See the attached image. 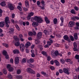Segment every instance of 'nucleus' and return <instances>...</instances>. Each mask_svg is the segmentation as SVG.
Segmentation results:
<instances>
[{"label": "nucleus", "instance_id": "20", "mask_svg": "<svg viewBox=\"0 0 79 79\" xmlns=\"http://www.w3.org/2000/svg\"><path fill=\"white\" fill-rule=\"evenodd\" d=\"M21 73V70L20 69H18L17 71V74H20Z\"/></svg>", "mask_w": 79, "mask_h": 79}, {"label": "nucleus", "instance_id": "46", "mask_svg": "<svg viewBox=\"0 0 79 79\" xmlns=\"http://www.w3.org/2000/svg\"><path fill=\"white\" fill-rule=\"evenodd\" d=\"M41 3L42 4V5H43L44 6H45V2H44V1L42 0L41 2Z\"/></svg>", "mask_w": 79, "mask_h": 79}, {"label": "nucleus", "instance_id": "54", "mask_svg": "<svg viewBox=\"0 0 79 79\" xmlns=\"http://www.w3.org/2000/svg\"><path fill=\"white\" fill-rule=\"evenodd\" d=\"M32 34H33V35H36V32H35V31H33V32H32Z\"/></svg>", "mask_w": 79, "mask_h": 79}, {"label": "nucleus", "instance_id": "41", "mask_svg": "<svg viewBox=\"0 0 79 79\" xmlns=\"http://www.w3.org/2000/svg\"><path fill=\"white\" fill-rule=\"evenodd\" d=\"M73 46L74 47H77V44L76 43L74 42L73 44Z\"/></svg>", "mask_w": 79, "mask_h": 79}, {"label": "nucleus", "instance_id": "5", "mask_svg": "<svg viewBox=\"0 0 79 79\" xmlns=\"http://www.w3.org/2000/svg\"><path fill=\"white\" fill-rule=\"evenodd\" d=\"M8 8H9L10 10H14L15 9V7L13 6V4L11 3H9L8 5Z\"/></svg>", "mask_w": 79, "mask_h": 79}, {"label": "nucleus", "instance_id": "44", "mask_svg": "<svg viewBox=\"0 0 79 79\" xmlns=\"http://www.w3.org/2000/svg\"><path fill=\"white\" fill-rule=\"evenodd\" d=\"M74 8L76 11H78L79 10V8L76 6H75Z\"/></svg>", "mask_w": 79, "mask_h": 79}, {"label": "nucleus", "instance_id": "51", "mask_svg": "<svg viewBox=\"0 0 79 79\" xmlns=\"http://www.w3.org/2000/svg\"><path fill=\"white\" fill-rule=\"evenodd\" d=\"M40 46H38V47H39V48H40V50H43V48H42V45H40Z\"/></svg>", "mask_w": 79, "mask_h": 79}, {"label": "nucleus", "instance_id": "18", "mask_svg": "<svg viewBox=\"0 0 79 79\" xmlns=\"http://www.w3.org/2000/svg\"><path fill=\"white\" fill-rule=\"evenodd\" d=\"M15 45L16 47H19L20 45V43L19 42H17L15 43Z\"/></svg>", "mask_w": 79, "mask_h": 79}, {"label": "nucleus", "instance_id": "28", "mask_svg": "<svg viewBox=\"0 0 79 79\" xmlns=\"http://www.w3.org/2000/svg\"><path fill=\"white\" fill-rule=\"evenodd\" d=\"M41 53L42 54H43L44 55H45L46 56H47V52L44 51H42L41 52Z\"/></svg>", "mask_w": 79, "mask_h": 79}, {"label": "nucleus", "instance_id": "9", "mask_svg": "<svg viewBox=\"0 0 79 79\" xmlns=\"http://www.w3.org/2000/svg\"><path fill=\"white\" fill-rule=\"evenodd\" d=\"M63 71L64 73L67 74H68V75H69V73L68 70V69H66V68H64L63 69Z\"/></svg>", "mask_w": 79, "mask_h": 79}, {"label": "nucleus", "instance_id": "19", "mask_svg": "<svg viewBox=\"0 0 79 79\" xmlns=\"http://www.w3.org/2000/svg\"><path fill=\"white\" fill-rule=\"evenodd\" d=\"M53 21L54 24H56L57 23V21H58L57 19L55 18V19H54L53 20Z\"/></svg>", "mask_w": 79, "mask_h": 79}, {"label": "nucleus", "instance_id": "6", "mask_svg": "<svg viewBox=\"0 0 79 79\" xmlns=\"http://www.w3.org/2000/svg\"><path fill=\"white\" fill-rule=\"evenodd\" d=\"M38 39H40L42 36V33L41 32H39L36 35Z\"/></svg>", "mask_w": 79, "mask_h": 79}, {"label": "nucleus", "instance_id": "16", "mask_svg": "<svg viewBox=\"0 0 79 79\" xmlns=\"http://www.w3.org/2000/svg\"><path fill=\"white\" fill-rule=\"evenodd\" d=\"M54 63H56V65L57 66H60V63H59L58 61H57V60H54Z\"/></svg>", "mask_w": 79, "mask_h": 79}, {"label": "nucleus", "instance_id": "42", "mask_svg": "<svg viewBox=\"0 0 79 79\" xmlns=\"http://www.w3.org/2000/svg\"><path fill=\"white\" fill-rule=\"evenodd\" d=\"M15 26L18 31H20V28H19V26H18V25H16Z\"/></svg>", "mask_w": 79, "mask_h": 79}, {"label": "nucleus", "instance_id": "12", "mask_svg": "<svg viewBox=\"0 0 79 79\" xmlns=\"http://www.w3.org/2000/svg\"><path fill=\"white\" fill-rule=\"evenodd\" d=\"M31 44L30 42H27L26 44H25V47L27 48L29 47V46H31Z\"/></svg>", "mask_w": 79, "mask_h": 79}, {"label": "nucleus", "instance_id": "55", "mask_svg": "<svg viewBox=\"0 0 79 79\" xmlns=\"http://www.w3.org/2000/svg\"><path fill=\"white\" fill-rule=\"evenodd\" d=\"M47 43L48 45H51L52 44V43L50 41L48 42Z\"/></svg>", "mask_w": 79, "mask_h": 79}, {"label": "nucleus", "instance_id": "48", "mask_svg": "<svg viewBox=\"0 0 79 79\" xmlns=\"http://www.w3.org/2000/svg\"><path fill=\"white\" fill-rule=\"evenodd\" d=\"M3 45L6 47H8V44H3Z\"/></svg>", "mask_w": 79, "mask_h": 79}, {"label": "nucleus", "instance_id": "15", "mask_svg": "<svg viewBox=\"0 0 79 79\" xmlns=\"http://www.w3.org/2000/svg\"><path fill=\"white\" fill-rule=\"evenodd\" d=\"M63 37L64 39V40H69V37H68V36L67 35H65Z\"/></svg>", "mask_w": 79, "mask_h": 79}, {"label": "nucleus", "instance_id": "47", "mask_svg": "<svg viewBox=\"0 0 79 79\" xmlns=\"http://www.w3.org/2000/svg\"><path fill=\"white\" fill-rule=\"evenodd\" d=\"M73 76L74 78V79H76V78H77V75H76V74H74L73 75Z\"/></svg>", "mask_w": 79, "mask_h": 79}, {"label": "nucleus", "instance_id": "8", "mask_svg": "<svg viewBox=\"0 0 79 79\" xmlns=\"http://www.w3.org/2000/svg\"><path fill=\"white\" fill-rule=\"evenodd\" d=\"M19 61V58L18 57H16L15 58V63L18 64Z\"/></svg>", "mask_w": 79, "mask_h": 79}, {"label": "nucleus", "instance_id": "37", "mask_svg": "<svg viewBox=\"0 0 79 79\" xmlns=\"http://www.w3.org/2000/svg\"><path fill=\"white\" fill-rule=\"evenodd\" d=\"M56 56H57V55H59V53H58V51H55L54 52Z\"/></svg>", "mask_w": 79, "mask_h": 79}, {"label": "nucleus", "instance_id": "10", "mask_svg": "<svg viewBox=\"0 0 79 79\" xmlns=\"http://www.w3.org/2000/svg\"><path fill=\"white\" fill-rule=\"evenodd\" d=\"M32 26L35 27L39 26V23L37 22H33L32 23Z\"/></svg>", "mask_w": 79, "mask_h": 79}, {"label": "nucleus", "instance_id": "34", "mask_svg": "<svg viewBox=\"0 0 79 79\" xmlns=\"http://www.w3.org/2000/svg\"><path fill=\"white\" fill-rule=\"evenodd\" d=\"M8 70L9 72H12V71H13V67H11V68L9 69Z\"/></svg>", "mask_w": 79, "mask_h": 79}, {"label": "nucleus", "instance_id": "23", "mask_svg": "<svg viewBox=\"0 0 79 79\" xmlns=\"http://www.w3.org/2000/svg\"><path fill=\"white\" fill-rule=\"evenodd\" d=\"M27 61V60L26 58H24L22 60V63H26V61Z\"/></svg>", "mask_w": 79, "mask_h": 79}, {"label": "nucleus", "instance_id": "4", "mask_svg": "<svg viewBox=\"0 0 79 79\" xmlns=\"http://www.w3.org/2000/svg\"><path fill=\"white\" fill-rule=\"evenodd\" d=\"M20 51L21 52H24V48H25V46H24V45L23 44H20Z\"/></svg>", "mask_w": 79, "mask_h": 79}, {"label": "nucleus", "instance_id": "27", "mask_svg": "<svg viewBox=\"0 0 79 79\" xmlns=\"http://www.w3.org/2000/svg\"><path fill=\"white\" fill-rule=\"evenodd\" d=\"M69 38L70 39V40H71L72 41H74V37H73V36L71 35H70L69 36Z\"/></svg>", "mask_w": 79, "mask_h": 79}, {"label": "nucleus", "instance_id": "22", "mask_svg": "<svg viewBox=\"0 0 79 79\" xmlns=\"http://www.w3.org/2000/svg\"><path fill=\"white\" fill-rule=\"evenodd\" d=\"M0 5L2 6H5L6 5V4L5 2H2L0 3Z\"/></svg>", "mask_w": 79, "mask_h": 79}, {"label": "nucleus", "instance_id": "50", "mask_svg": "<svg viewBox=\"0 0 79 79\" xmlns=\"http://www.w3.org/2000/svg\"><path fill=\"white\" fill-rule=\"evenodd\" d=\"M8 78H9L10 79H12V78L13 77H12V76L11 75H8Z\"/></svg>", "mask_w": 79, "mask_h": 79}, {"label": "nucleus", "instance_id": "57", "mask_svg": "<svg viewBox=\"0 0 79 79\" xmlns=\"http://www.w3.org/2000/svg\"><path fill=\"white\" fill-rule=\"evenodd\" d=\"M54 53H55V51L53 50L52 51L51 55H52V56L53 55H54Z\"/></svg>", "mask_w": 79, "mask_h": 79}, {"label": "nucleus", "instance_id": "38", "mask_svg": "<svg viewBox=\"0 0 79 79\" xmlns=\"http://www.w3.org/2000/svg\"><path fill=\"white\" fill-rule=\"evenodd\" d=\"M17 8L20 11H22V9L21 8V7L20 6H17Z\"/></svg>", "mask_w": 79, "mask_h": 79}, {"label": "nucleus", "instance_id": "7", "mask_svg": "<svg viewBox=\"0 0 79 79\" xmlns=\"http://www.w3.org/2000/svg\"><path fill=\"white\" fill-rule=\"evenodd\" d=\"M75 25V22H74L70 21L69 23V26L70 27H73Z\"/></svg>", "mask_w": 79, "mask_h": 79}, {"label": "nucleus", "instance_id": "53", "mask_svg": "<svg viewBox=\"0 0 79 79\" xmlns=\"http://www.w3.org/2000/svg\"><path fill=\"white\" fill-rule=\"evenodd\" d=\"M59 72L60 73H63V71L61 69H60L59 70Z\"/></svg>", "mask_w": 79, "mask_h": 79}, {"label": "nucleus", "instance_id": "36", "mask_svg": "<svg viewBox=\"0 0 79 79\" xmlns=\"http://www.w3.org/2000/svg\"><path fill=\"white\" fill-rule=\"evenodd\" d=\"M60 19L61 21V23L63 24V21H64V18H63V17H61L60 18Z\"/></svg>", "mask_w": 79, "mask_h": 79}, {"label": "nucleus", "instance_id": "26", "mask_svg": "<svg viewBox=\"0 0 79 79\" xmlns=\"http://www.w3.org/2000/svg\"><path fill=\"white\" fill-rule=\"evenodd\" d=\"M16 78L19 79H22L23 77L21 75H19L16 76Z\"/></svg>", "mask_w": 79, "mask_h": 79}, {"label": "nucleus", "instance_id": "49", "mask_svg": "<svg viewBox=\"0 0 79 79\" xmlns=\"http://www.w3.org/2000/svg\"><path fill=\"white\" fill-rule=\"evenodd\" d=\"M65 61L66 62H70L71 61V59H66Z\"/></svg>", "mask_w": 79, "mask_h": 79}, {"label": "nucleus", "instance_id": "31", "mask_svg": "<svg viewBox=\"0 0 79 79\" xmlns=\"http://www.w3.org/2000/svg\"><path fill=\"white\" fill-rule=\"evenodd\" d=\"M28 15L31 17L32 16H34V13L33 12H30L28 14Z\"/></svg>", "mask_w": 79, "mask_h": 79}, {"label": "nucleus", "instance_id": "40", "mask_svg": "<svg viewBox=\"0 0 79 79\" xmlns=\"http://www.w3.org/2000/svg\"><path fill=\"white\" fill-rule=\"evenodd\" d=\"M3 73L4 74H6L7 72H6V70H5V69H4L3 70Z\"/></svg>", "mask_w": 79, "mask_h": 79}, {"label": "nucleus", "instance_id": "33", "mask_svg": "<svg viewBox=\"0 0 79 79\" xmlns=\"http://www.w3.org/2000/svg\"><path fill=\"white\" fill-rule=\"evenodd\" d=\"M60 61L62 63H63V64L64 63V62H65L64 60V59H60Z\"/></svg>", "mask_w": 79, "mask_h": 79}, {"label": "nucleus", "instance_id": "14", "mask_svg": "<svg viewBox=\"0 0 79 79\" xmlns=\"http://www.w3.org/2000/svg\"><path fill=\"white\" fill-rule=\"evenodd\" d=\"M5 26V22H0V27H3Z\"/></svg>", "mask_w": 79, "mask_h": 79}, {"label": "nucleus", "instance_id": "60", "mask_svg": "<svg viewBox=\"0 0 79 79\" xmlns=\"http://www.w3.org/2000/svg\"><path fill=\"white\" fill-rule=\"evenodd\" d=\"M23 9L24 11H27V9L26 7H23Z\"/></svg>", "mask_w": 79, "mask_h": 79}, {"label": "nucleus", "instance_id": "56", "mask_svg": "<svg viewBox=\"0 0 79 79\" xmlns=\"http://www.w3.org/2000/svg\"><path fill=\"white\" fill-rule=\"evenodd\" d=\"M50 69H51L52 70H55V67L53 66H52L50 67Z\"/></svg>", "mask_w": 79, "mask_h": 79}, {"label": "nucleus", "instance_id": "1", "mask_svg": "<svg viewBox=\"0 0 79 79\" xmlns=\"http://www.w3.org/2000/svg\"><path fill=\"white\" fill-rule=\"evenodd\" d=\"M5 23L6 27H10L9 24L11 23L9 17L7 16L5 17Z\"/></svg>", "mask_w": 79, "mask_h": 79}, {"label": "nucleus", "instance_id": "2", "mask_svg": "<svg viewBox=\"0 0 79 79\" xmlns=\"http://www.w3.org/2000/svg\"><path fill=\"white\" fill-rule=\"evenodd\" d=\"M34 20L37 21V23L40 24L43 22V20L41 18H40L37 16H35L34 18Z\"/></svg>", "mask_w": 79, "mask_h": 79}, {"label": "nucleus", "instance_id": "64", "mask_svg": "<svg viewBox=\"0 0 79 79\" xmlns=\"http://www.w3.org/2000/svg\"><path fill=\"white\" fill-rule=\"evenodd\" d=\"M45 21L46 22L47 24H48L49 23H50V20H46Z\"/></svg>", "mask_w": 79, "mask_h": 79}, {"label": "nucleus", "instance_id": "59", "mask_svg": "<svg viewBox=\"0 0 79 79\" xmlns=\"http://www.w3.org/2000/svg\"><path fill=\"white\" fill-rule=\"evenodd\" d=\"M74 51H77V47H74L73 48Z\"/></svg>", "mask_w": 79, "mask_h": 79}, {"label": "nucleus", "instance_id": "24", "mask_svg": "<svg viewBox=\"0 0 79 79\" xmlns=\"http://www.w3.org/2000/svg\"><path fill=\"white\" fill-rule=\"evenodd\" d=\"M10 31H9V32L10 33V34H11V33H12V32H14V29L12 28H10Z\"/></svg>", "mask_w": 79, "mask_h": 79}, {"label": "nucleus", "instance_id": "11", "mask_svg": "<svg viewBox=\"0 0 79 79\" xmlns=\"http://www.w3.org/2000/svg\"><path fill=\"white\" fill-rule=\"evenodd\" d=\"M13 53L14 54H16V53L17 54H19V53H20V52H19V50L16 49L14 50Z\"/></svg>", "mask_w": 79, "mask_h": 79}, {"label": "nucleus", "instance_id": "13", "mask_svg": "<svg viewBox=\"0 0 79 79\" xmlns=\"http://www.w3.org/2000/svg\"><path fill=\"white\" fill-rule=\"evenodd\" d=\"M25 3L26 7H27V8H29V2L28 1L26 0L25 1Z\"/></svg>", "mask_w": 79, "mask_h": 79}, {"label": "nucleus", "instance_id": "3", "mask_svg": "<svg viewBox=\"0 0 79 79\" xmlns=\"http://www.w3.org/2000/svg\"><path fill=\"white\" fill-rule=\"evenodd\" d=\"M27 71L29 73L32 74H35V71L30 68L27 69Z\"/></svg>", "mask_w": 79, "mask_h": 79}, {"label": "nucleus", "instance_id": "17", "mask_svg": "<svg viewBox=\"0 0 79 79\" xmlns=\"http://www.w3.org/2000/svg\"><path fill=\"white\" fill-rule=\"evenodd\" d=\"M74 37L75 40H77L78 37H77V33L74 34Z\"/></svg>", "mask_w": 79, "mask_h": 79}, {"label": "nucleus", "instance_id": "29", "mask_svg": "<svg viewBox=\"0 0 79 79\" xmlns=\"http://www.w3.org/2000/svg\"><path fill=\"white\" fill-rule=\"evenodd\" d=\"M28 35H29V36L31 37V36H32V35H33V33H32V32L29 31L28 32Z\"/></svg>", "mask_w": 79, "mask_h": 79}, {"label": "nucleus", "instance_id": "63", "mask_svg": "<svg viewBox=\"0 0 79 79\" xmlns=\"http://www.w3.org/2000/svg\"><path fill=\"white\" fill-rule=\"evenodd\" d=\"M29 40H32V38L31 37H30L28 38Z\"/></svg>", "mask_w": 79, "mask_h": 79}, {"label": "nucleus", "instance_id": "58", "mask_svg": "<svg viewBox=\"0 0 79 79\" xmlns=\"http://www.w3.org/2000/svg\"><path fill=\"white\" fill-rule=\"evenodd\" d=\"M36 77H40V75L39 73H37L36 75Z\"/></svg>", "mask_w": 79, "mask_h": 79}, {"label": "nucleus", "instance_id": "62", "mask_svg": "<svg viewBox=\"0 0 79 79\" xmlns=\"http://www.w3.org/2000/svg\"><path fill=\"white\" fill-rule=\"evenodd\" d=\"M31 17L29 15H28V16L27 17V19L28 20H30V19H31Z\"/></svg>", "mask_w": 79, "mask_h": 79}, {"label": "nucleus", "instance_id": "21", "mask_svg": "<svg viewBox=\"0 0 79 79\" xmlns=\"http://www.w3.org/2000/svg\"><path fill=\"white\" fill-rule=\"evenodd\" d=\"M35 42L36 44H38L40 43V41L38 40H35Z\"/></svg>", "mask_w": 79, "mask_h": 79}, {"label": "nucleus", "instance_id": "43", "mask_svg": "<svg viewBox=\"0 0 79 79\" xmlns=\"http://www.w3.org/2000/svg\"><path fill=\"white\" fill-rule=\"evenodd\" d=\"M11 67V65L10 64H8V65L7 66V69H10V68Z\"/></svg>", "mask_w": 79, "mask_h": 79}, {"label": "nucleus", "instance_id": "30", "mask_svg": "<svg viewBox=\"0 0 79 79\" xmlns=\"http://www.w3.org/2000/svg\"><path fill=\"white\" fill-rule=\"evenodd\" d=\"M47 60L48 61H50L51 60H52V58H51L50 56H48L47 57Z\"/></svg>", "mask_w": 79, "mask_h": 79}, {"label": "nucleus", "instance_id": "52", "mask_svg": "<svg viewBox=\"0 0 79 79\" xmlns=\"http://www.w3.org/2000/svg\"><path fill=\"white\" fill-rule=\"evenodd\" d=\"M44 32L45 34H48V31L47 30H45L44 31Z\"/></svg>", "mask_w": 79, "mask_h": 79}, {"label": "nucleus", "instance_id": "61", "mask_svg": "<svg viewBox=\"0 0 79 79\" xmlns=\"http://www.w3.org/2000/svg\"><path fill=\"white\" fill-rule=\"evenodd\" d=\"M50 63L51 64H54V61H53V60L51 61Z\"/></svg>", "mask_w": 79, "mask_h": 79}, {"label": "nucleus", "instance_id": "39", "mask_svg": "<svg viewBox=\"0 0 79 79\" xmlns=\"http://www.w3.org/2000/svg\"><path fill=\"white\" fill-rule=\"evenodd\" d=\"M71 12L73 14H76V12H75V10L74 9L72 10H71Z\"/></svg>", "mask_w": 79, "mask_h": 79}, {"label": "nucleus", "instance_id": "35", "mask_svg": "<svg viewBox=\"0 0 79 79\" xmlns=\"http://www.w3.org/2000/svg\"><path fill=\"white\" fill-rule=\"evenodd\" d=\"M2 53H3V55H4V56H5V55H7V52H6V51H3L2 52Z\"/></svg>", "mask_w": 79, "mask_h": 79}, {"label": "nucleus", "instance_id": "25", "mask_svg": "<svg viewBox=\"0 0 79 79\" xmlns=\"http://www.w3.org/2000/svg\"><path fill=\"white\" fill-rule=\"evenodd\" d=\"M14 39H15L16 42H17V41H18V40H19V38H18V36H15L14 37Z\"/></svg>", "mask_w": 79, "mask_h": 79}, {"label": "nucleus", "instance_id": "45", "mask_svg": "<svg viewBox=\"0 0 79 79\" xmlns=\"http://www.w3.org/2000/svg\"><path fill=\"white\" fill-rule=\"evenodd\" d=\"M19 37L20 39H21L22 38H23V35L22 34H20L19 35Z\"/></svg>", "mask_w": 79, "mask_h": 79}, {"label": "nucleus", "instance_id": "32", "mask_svg": "<svg viewBox=\"0 0 79 79\" xmlns=\"http://www.w3.org/2000/svg\"><path fill=\"white\" fill-rule=\"evenodd\" d=\"M29 61L30 63H33L34 61V59H32V58H31L29 60Z\"/></svg>", "mask_w": 79, "mask_h": 79}]
</instances>
